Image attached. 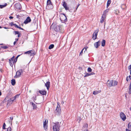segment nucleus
<instances>
[{
    "label": "nucleus",
    "mask_w": 131,
    "mask_h": 131,
    "mask_svg": "<svg viewBox=\"0 0 131 131\" xmlns=\"http://www.w3.org/2000/svg\"><path fill=\"white\" fill-rule=\"evenodd\" d=\"M92 69L90 67H89L88 69V71L89 72H92Z\"/></svg>",
    "instance_id": "obj_35"
},
{
    "label": "nucleus",
    "mask_w": 131,
    "mask_h": 131,
    "mask_svg": "<svg viewBox=\"0 0 131 131\" xmlns=\"http://www.w3.org/2000/svg\"><path fill=\"white\" fill-rule=\"evenodd\" d=\"M46 7H48L49 9H52L53 8V6L52 4L47 5Z\"/></svg>",
    "instance_id": "obj_20"
},
{
    "label": "nucleus",
    "mask_w": 131,
    "mask_h": 131,
    "mask_svg": "<svg viewBox=\"0 0 131 131\" xmlns=\"http://www.w3.org/2000/svg\"><path fill=\"white\" fill-rule=\"evenodd\" d=\"M128 128L131 129V124H130V123H129L128 124Z\"/></svg>",
    "instance_id": "obj_36"
},
{
    "label": "nucleus",
    "mask_w": 131,
    "mask_h": 131,
    "mask_svg": "<svg viewBox=\"0 0 131 131\" xmlns=\"http://www.w3.org/2000/svg\"><path fill=\"white\" fill-rule=\"evenodd\" d=\"M15 40H16L15 41H16L17 42V41L18 40V38H16L15 39Z\"/></svg>",
    "instance_id": "obj_55"
},
{
    "label": "nucleus",
    "mask_w": 131,
    "mask_h": 131,
    "mask_svg": "<svg viewBox=\"0 0 131 131\" xmlns=\"http://www.w3.org/2000/svg\"><path fill=\"white\" fill-rule=\"evenodd\" d=\"M0 45H3V43H2L1 44H0Z\"/></svg>",
    "instance_id": "obj_63"
},
{
    "label": "nucleus",
    "mask_w": 131,
    "mask_h": 131,
    "mask_svg": "<svg viewBox=\"0 0 131 131\" xmlns=\"http://www.w3.org/2000/svg\"><path fill=\"white\" fill-rule=\"evenodd\" d=\"M100 45L101 42L100 40H99L94 43V46L96 48H97Z\"/></svg>",
    "instance_id": "obj_11"
},
{
    "label": "nucleus",
    "mask_w": 131,
    "mask_h": 131,
    "mask_svg": "<svg viewBox=\"0 0 131 131\" xmlns=\"http://www.w3.org/2000/svg\"><path fill=\"white\" fill-rule=\"evenodd\" d=\"M6 5H0V7L2 8L5 7L6 6Z\"/></svg>",
    "instance_id": "obj_39"
},
{
    "label": "nucleus",
    "mask_w": 131,
    "mask_h": 131,
    "mask_svg": "<svg viewBox=\"0 0 131 131\" xmlns=\"http://www.w3.org/2000/svg\"><path fill=\"white\" fill-rule=\"evenodd\" d=\"M60 19L62 23H64L67 21V17L65 14L61 13L60 15Z\"/></svg>",
    "instance_id": "obj_1"
},
{
    "label": "nucleus",
    "mask_w": 131,
    "mask_h": 131,
    "mask_svg": "<svg viewBox=\"0 0 131 131\" xmlns=\"http://www.w3.org/2000/svg\"><path fill=\"white\" fill-rule=\"evenodd\" d=\"M13 32L14 33H15V35L18 34L19 33V32L16 31H14Z\"/></svg>",
    "instance_id": "obj_40"
},
{
    "label": "nucleus",
    "mask_w": 131,
    "mask_h": 131,
    "mask_svg": "<svg viewBox=\"0 0 131 131\" xmlns=\"http://www.w3.org/2000/svg\"><path fill=\"white\" fill-rule=\"evenodd\" d=\"M88 124L87 123H85L83 125V127L82 128V131H87L88 129Z\"/></svg>",
    "instance_id": "obj_6"
},
{
    "label": "nucleus",
    "mask_w": 131,
    "mask_h": 131,
    "mask_svg": "<svg viewBox=\"0 0 131 131\" xmlns=\"http://www.w3.org/2000/svg\"><path fill=\"white\" fill-rule=\"evenodd\" d=\"M54 46V45L53 44L50 45L49 46L48 48L49 49H51L53 48Z\"/></svg>",
    "instance_id": "obj_27"
},
{
    "label": "nucleus",
    "mask_w": 131,
    "mask_h": 131,
    "mask_svg": "<svg viewBox=\"0 0 131 131\" xmlns=\"http://www.w3.org/2000/svg\"><path fill=\"white\" fill-rule=\"evenodd\" d=\"M15 100V98L13 97L9 99L8 100V101L10 102H11Z\"/></svg>",
    "instance_id": "obj_26"
},
{
    "label": "nucleus",
    "mask_w": 131,
    "mask_h": 131,
    "mask_svg": "<svg viewBox=\"0 0 131 131\" xmlns=\"http://www.w3.org/2000/svg\"><path fill=\"white\" fill-rule=\"evenodd\" d=\"M60 125L59 123H54L53 127V129L54 131H58L60 130Z\"/></svg>",
    "instance_id": "obj_2"
},
{
    "label": "nucleus",
    "mask_w": 131,
    "mask_h": 131,
    "mask_svg": "<svg viewBox=\"0 0 131 131\" xmlns=\"http://www.w3.org/2000/svg\"><path fill=\"white\" fill-rule=\"evenodd\" d=\"M129 77V79L130 77H131V76L129 75L128 76Z\"/></svg>",
    "instance_id": "obj_58"
},
{
    "label": "nucleus",
    "mask_w": 131,
    "mask_h": 131,
    "mask_svg": "<svg viewBox=\"0 0 131 131\" xmlns=\"http://www.w3.org/2000/svg\"><path fill=\"white\" fill-rule=\"evenodd\" d=\"M88 48V47H84V48L80 52V54H81L82 53L83 51L84 50H84V52H85L87 48Z\"/></svg>",
    "instance_id": "obj_29"
},
{
    "label": "nucleus",
    "mask_w": 131,
    "mask_h": 131,
    "mask_svg": "<svg viewBox=\"0 0 131 131\" xmlns=\"http://www.w3.org/2000/svg\"><path fill=\"white\" fill-rule=\"evenodd\" d=\"M64 103V102L62 101V104H63Z\"/></svg>",
    "instance_id": "obj_61"
},
{
    "label": "nucleus",
    "mask_w": 131,
    "mask_h": 131,
    "mask_svg": "<svg viewBox=\"0 0 131 131\" xmlns=\"http://www.w3.org/2000/svg\"><path fill=\"white\" fill-rule=\"evenodd\" d=\"M18 28H19V29H21V30H24V29L23 28H21L20 27H19H19H18Z\"/></svg>",
    "instance_id": "obj_46"
},
{
    "label": "nucleus",
    "mask_w": 131,
    "mask_h": 131,
    "mask_svg": "<svg viewBox=\"0 0 131 131\" xmlns=\"http://www.w3.org/2000/svg\"><path fill=\"white\" fill-rule=\"evenodd\" d=\"M9 118H10V119L12 120L13 119V117H9Z\"/></svg>",
    "instance_id": "obj_52"
},
{
    "label": "nucleus",
    "mask_w": 131,
    "mask_h": 131,
    "mask_svg": "<svg viewBox=\"0 0 131 131\" xmlns=\"http://www.w3.org/2000/svg\"><path fill=\"white\" fill-rule=\"evenodd\" d=\"M51 4H52V3L51 1V0H48L47 2V5Z\"/></svg>",
    "instance_id": "obj_24"
},
{
    "label": "nucleus",
    "mask_w": 131,
    "mask_h": 131,
    "mask_svg": "<svg viewBox=\"0 0 131 131\" xmlns=\"http://www.w3.org/2000/svg\"><path fill=\"white\" fill-rule=\"evenodd\" d=\"M84 74H85V75L84 76V77H86L90 75V74L89 73H86V72H85V73H84Z\"/></svg>",
    "instance_id": "obj_30"
},
{
    "label": "nucleus",
    "mask_w": 131,
    "mask_h": 131,
    "mask_svg": "<svg viewBox=\"0 0 131 131\" xmlns=\"http://www.w3.org/2000/svg\"><path fill=\"white\" fill-rule=\"evenodd\" d=\"M31 21V19L30 17H28L24 21V23L25 24L30 23Z\"/></svg>",
    "instance_id": "obj_10"
},
{
    "label": "nucleus",
    "mask_w": 131,
    "mask_h": 131,
    "mask_svg": "<svg viewBox=\"0 0 131 131\" xmlns=\"http://www.w3.org/2000/svg\"><path fill=\"white\" fill-rule=\"evenodd\" d=\"M128 77L127 76V78H126V81H128V80H129V79H128Z\"/></svg>",
    "instance_id": "obj_54"
},
{
    "label": "nucleus",
    "mask_w": 131,
    "mask_h": 131,
    "mask_svg": "<svg viewBox=\"0 0 131 131\" xmlns=\"http://www.w3.org/2000/svg\"><path fill=\"white\" fill-rule=\"evenodd\" d=\"M39 92L42 95H46L47 93V92L45 90L41 91L39 90Z\"/></svg>",
    "instance_id": "obj_17"
},
{
    "label": "nucleus",
    "mask_w": 131,
    "mask_h": 131,
    "mask_svg": "<svg viewBox=\"0 0 131 131\" xmlns=\"http://www.w3.org/2000/svg\"><path fill=\"white\" fill-rule=\"evenodd\" d=\"M15 8L18 9H20L21 8V6L19 3H16L15 5Z\"/></svg>",
    "instance_id": "obj_14"
},
{
    "label": "nucleus",
    "mask_w": 131,
    "mask_h": 131,
    "mask_svg": "<svg viewBox=\"0 0 131 131\" xmlns=\"http://www.w3.org/2000/svg\"><path fill=\"white\" fill-rule=\"evenodd\" d=\"M20 55H18L15 58V59H17H17L18 57L20 56Z\"/></svg>",
    "instance_id": "obj_49"
},
{
    "label": "nucleus",
    "mask_w": 131,
    "mask_h": 131,
    "mask_svg": "<svg viewBox=\"0 0 131 131\" xmlns=\"http://www.w3.org/2000/svg\"><path fill=\"white\" fill-rule=\"evenodd\" d=\"M61 111V108L60 107L59 105L58 104L57 105L56 109L55 111V112H56L57 114H59Z\"/></svg>",
    "instance_id": "obj_9"
},
{
    "label": "nucleus",
    "mask_w": 131,
    "mask_h": 131,
    "mask_svg": "<svg viewBox=\"0 0 131 131\" xmlns=\"http://www.w3.org/2000/svg\"><path fill=\"white\" fill-rule=\"evenodd\" d=\"M30 50L28 51H27L25 52V54H30Z\"/></svg>",
    "instance_id": "obj_41"
},
{
    "label": "nucleus",
    "mask_w": 131,
    "mask_h": 131,
    "mask_svg": "<svg viewBox=\"0 0 131 131\" xmlns=\"http://www.w3.org/2000/svg\"><path fill=\"white\" fill-rule=\"evenodd\" d=\"M126 131H130V130L126 128Z\"/></svg>",
    "instance_id": "obj_53"
},
{
    "label": "nucleus",
    "mask_w": 131,
    "mask_h": 131,
    "mask_svg": "<svg viewBox=\"0 0 131 131\" xmlns=\"http://www.w3.org/2000/svg\"><path fill=\"white\" fill-rule=\"evenodd\" d=\"M99 31V29H97L93 33V38L94 40H95L96 39L97 34Z\"/></svg>",
    "instance_id": "obj_5"
},
{
    "label": "nucleus",
    "mask_w": 131,
    "mask_h": 131,
    "mask_svg": "<svg viewBox=\"0 0 131 131\" xmlns=\"http://www.w3.org/2000/svg\"><path fill=\"white\" fill-rule=\"evenodd\" d=\"M129 93L130 94L131 93V86L130 85V84L129 87Z\"/></svg>",
    "instance_id": "obj_34"
},
{
    "label": "nucleus",
    "mask_w": 131,
    "mask_h": 131,
    "mask_svg": "<svg viewBox=\"0 0 131 131\" xmlns=\"http://www.w3.org/2000/svg\"><path fill=\"white\" fill-rule=\"evenodd\" d=\"M19 95L17 94L14 97H14L15 98V99L16 98V97H17V96H19Z\"/></svg>",
    "instance_id": "obj_44"
},
{
    "label": "nucleus",
    "mask_w": 131,
    "mask_h": 131,
    "mask_svg": "<svg viewBox=\"0 0 131 131\" xmlns=\"http://www.w3.org/2000/svg\"><path fill=\"white\" fill-rule=\"evenodd\" d=\"M50 82L49 81L45 83V86L46 87L47 89L48 90L50 88Z\"/></svg>",
    "instance_id": "obj_16"
},
{
    "label": "nucleus",
    "mask_w": 131,
    "mask_h": 131,
    "mask_svg": "<svg viewBox=\"0 0 131 131\" xmlns=\"http://www.w3.org/2000/svg\"><path fill=\"white\" fill-rule=\"evenodd\" d=\"M112 81H113V80H111L110 81L108 80L106 84L108 86L110 87L112 86Z\"/></svg>",
    "instance_id": "obj_13"
},
{
    "label": "nucleus",
    "mask_w": 131,
    "mask_h": 131,
    "mask_svg": "<svg viewBox=\"0 0 131 131\" xmlns=\"http://www.w3.org/2000/svg\"><path fill=\"white\" fill-rule=\"evenodd\" d=\"M89 74H90V75H94V74H95V73H94V72H92V73H89Z\"/></svg>",
    "instance_id": "obj_45"
},
{
    "label": "nucleus",
    "mask_w": 131,
    "mask_h": 131,
    "mask_svg": "<svg viewBox=\"0 0 131 131\" xmlns=\"http://www.w3.org/2000/svg\"><path fill=\"white\" fill-rule=\"evenodd\" d=\"M106 18V15L105 14H103L102 16V17L100 20V23H103L105 19Z\"/></svg>",
    "instance_id": "obj_12"
},
{
    "label": "nucleus",
    "mask_w": 131,
    "mask_h": 131,
    "mask_svg": "<svg viewBox=\"0 0 131 131\" xmlns=\"http://www.w3.org/2000/svg\"><path fill=\"white\" fill-rule=\"evenodd\" d=\"M16 41H15L14 42V45H15V44L16 43Z\"/></svg>",
    "instance_id": "obj_56"
},
{
    "label": "nucleus",
    "mask_w": 131,
    "mask_h": 131,
    "mask_svg": "<svg viewBox=\"0 0 131 131\" xmlns=\"http://www.w3.org/2000/svg\"><path fill=\"white\" fill-rule=\"evenodd\" d=\"M61 26L59 25L57 26L54 28V30L56 32H61Z\"/></svg>",
    "instance_id": "obj_8"
},
{
    "label": "nucleus",
    "mask_w": 131,
    "mask_h": 131,
    "mask_svg": "<svg viewBox=\"0 0 131 131\" xmlns=\"http://www.w3.org/2000/svg\"><path fill=\"white\" fill-rule=\"evenodd\" d=\"M43 128L45 130H47V129L48 126L47 125H43Z\"/></svg>",
    "instance_id": "obj_31"
},
{
    "label": "nucleus",
    "mask_w": 131,
    "mask_h": 131,
    "mask_svg": "<svg viewBox=\"0 0 131 131\" xmlns=\"http://www.w3.org/2000/svg\"><path fill=\"white\" fill-rule=\"evenodd\" d=\"M109 9H106L104 11L103 14H105L106 15V14L109 11Z\"/></svg>",
    "instance_id": "obj_32"
},
{
    "label": "nucleus",
    "mask_w": 131,
    "mask_h": 131,
    "mask_svg": "<svg viewBox=\"0 0 131 131\" xmlns=\"http://www.w3.org/2000/svg\"><path fill=\"white\" fill-rule=\"evenodd\" d=\"M23 73V71L22 69L19 70L16 72V75L14 76V78H18L20 77Z\"/></svg>",
    "instance_id": "obj_4"
},
{
    "label": "nucleus",
    "mask_w": 131,
    "mask_h": 131,
    "mask_svg": "<svg viewBox=\"0 0 131 131\" xmlns=\"http://www.w3.org/2000/svg\"><path fill=\"white\" fill-rule=\"evenodd\" d=\"M2 93L0 91V96L1 95Z\"/></svg>",
    "instance_id": "obj_60"
},
{
    "label": "nucleus",
    "mask_w": 131,
    "mask_h": 131,
    "mask_svg": "<svg viewBox=\"0 0 131 131\" xmlns=\"http://www.w3.org/2000/svg\"><path fill=\"white\" fill-rule=\"evenodd\" d=\"M2 28V27L1 26H0V28Z\"/></svg>",
    "instance_id": "obj_64"
},
{
    "label": "nucleus",
    "mask_w": 131,
    "mask_h": 131,
    "mask_svg": "<svg viewBox=\"0 0 131 131\" xmlns=\"http://www.w3.org/2000/svg\"><path fill=\"white\" fill-rule=\"evenodd\" d=\"M105 40L104 39H103L101 42V46L102 47L104 46L105 43Z\"/></svg>",
    "instance_id": "obj_22"
},
{
    "label": "nucleus",
    "mask_w": 131,
    "mask_h": 131,
    "mask_svg": "<svg viewBox=\"0 0 131 131\" xmlns=\"http://www.w3.org/2000/svg\"><path fill=\"white\" fill-rule=\"evenodd\" d=\"M120 117L121 119L124 121L126 119L125 115L123 113L121 112L120 113Z\"/></svg>",
    "instance_id": "obj_7"
},
{
    "label": "nucleus",
    "mask_w": 131,
    "mask_h": 131,
    "mask_svg": "<svg viewBox=\"0 0 131 131\" xmlns=\"http://www.w3.org/2000/svg\"><path fill=\"white\" fill-rule=\"evenodd\" d=\"M6 126V125L5 123H4L3 124V129H6L5 128V127Z\"/></svg>",
    "instance_id": "obj_38"
},
{
    "label": "nucleus",
    "mask_w": 131,
    "mask_h": 131,
    "mask_svg": "<svg viewBox=\"0 0 131 131\" xmlns=\"http://www.w3.org/2000/svg\"><path fill=\"white\" fill-rule=\"evenodd\" d=\"M15 80L14 79H12L11 81V83L13 85H14L15 84Z\"/></svg>",
    "instance_id": "obj_23"
},
{
    "label": "nucleus",
    "mask_w": 131,
    "mask_h": 131,
    "mask_svg": "<svg viewBox=\"0 0 131 131\" xmlns=\"http://www.w3.org/2000/svg\"><path fill=\"white\" fill-rule=\"evenodd\" d=\"M32 105L33 106V109H36L37 108V105L36 104H35L34 103H33V102L32 103Z\"/></svg>",
    "instance_id": "obj_28"
},
{
    "label": "nucleus",
    "mask_w": 131,
    "mask_h": 131,
    "mask_svg": "<svg viewBox=\"0 0 131 131\" xmlns=\"http://www.w3.org/2000/svg\"><path fill=\"white\" fill-rule=\"evenodd\" d=\"M15 27H16L17 28H18V27H19V26L17 25H16L15 24L14 25V26Z\"/></svg>",
    "instance_id": "obj_42"
},
{
    "label": "nucleus",
    "mask_w": 131,
    "mask_h": 131,
    "mask_svg": "<svg viewBox=\"0 0 131 131\" xmlns=\"http://www.w3.org/2000/svg\"><path fill=\"white\" fill-rule=\"evenodd\" d=\"M3 28H4V29H9V28H7V27H3Z\"/></svg>",
    "instance_id": "obj_51"
},
{
    "label": "nucleus",
    "mask_w": 131,
    "mask_h": 131,
    "mask_svg": "<svg viewBox=\"0 0 131 131\" xmlns=\"http://www.w3.org/2000/svg\"><path fill=\"white\" fill-rule=\"evenodd\" d=\"M1 47L2 48L4 49H6L7 48H8V47L6 46H2Z\"/></svg>",
    "instance_id": "obj_33"
},
{
    "label": "nucleus",
    "mask_w": 131,
    "mask_h": 131,
    "mask_svg": "<svg viewBox=\"0 0 131 131\" xmlns=\"http://www.w3.org/2000/svg\"><path fill=\"white\" fill-rule=\"evenodd\" d=\"M30 56H33L35 54V51L34 50H30Z\"/></svg>",
    "instance_id": "obj_18"
},
{
    "label": "nucleus",
    "mask_w": 131,
    "mask_h": 131,
    "mask_svg": "<svg viewBox=\"0 0 131 131\" xmlns=\"http://www.w3.org/2000/svg\"><path fill=\"white\" fill-rule=\"evenodd\" d=\"M15 24L13 22H11L10 23H9V25H10L11 26H14Z\"/></svg>",
    "instance_id": "obj_37"
},
{
    "label": "nucleus",
    "mask_w": 131,
    "mask_h": 131,
    "mask_svg": "<svg viewBox=\"0 0 131 131\" xmlns=\"http://www.w3.org/2000/svg\"><path fill=\"white\" fill-rule=\"evenodd\" d=\"M128 69H131V64L128 67Z\"/></svg>",
    "instance_id": "obj_47"
},
{
    "label": "nucleus",
    "mask_w": 131,
    "mask_h": 131,
    "mask_svg": "<svg viewBox=\"0 0 131 131\" xmlns=\"http://www.w3.org/2000/svg\"><path fill=\"white\" fill-rule=\"evenodd\" d=\"M101 92V90L94 91L93 92V94L95 95H96L98 93H100Z\"/></svg>",
    "instance_id": "obj_21"
},
{
    "label": "nucleus",
    "mask_w": 131,
    "mask_h": 131,
    "mask_svg": "<svg viewBox=\"0 0 131 131\" xmlns=\"http://www.w3.org/2000/svg\"><path fill=\"white\" fill-rule=\"evenodd\" d=\"M111 3V0H108L107 4V7H108L109 6L110 4Z\"/></svg>",
    "instance_id": "obj_25"
},
{
    "label": "nucleus",
    "mask_w": 131,
    "mask_h": 131,
    "mask_svg": "<svg viewBox=\"0 0 131 131\" xmlns=\"http://www.w3.org/2000/svg\"><path fill=\"white\" fill-rule=\"evenodd\" d=\"M112 86H115L117 85L118 82L116 81L113 80V81H112Z\"/></svg>",
    "instance_id": "obj_19"
},
{
    "label": "nucleus",
    "mask_w": 131,
    "mask_h": 131,
    "mask_svg": "<svg viewBox=\"0 0 131 131\" xmlns=\"http://www.w3.org/2000/svg\"><path fill=\"white\" fill-rule=\"evenodd\" d=\"M9 63L10 65L13 67L14 64L17 61V59H15V56H13L9 60Z\"/></svg>",
    "instance_id": "obj_3"
},
{
    "label": "nucleus",
    "mask_w": 131,
    "mask_h": 131,
    "mask_svg": "<svg viewBox=\"0 0 131 131\" xmlns=\"http://www.w3.org/2000/svg\"><path fill=\"white\" fill-rule=\"evenodd\" d=\"M80 5V4H79L78 5H77V7L76 8V10L75 11H76L77 9L78 8V7L79 6V5Z\"/></svg>",
    "instance_id": "obj_50"
},
{
    "label": "nucleus",
    "mask_w": 131,
    "mask_h": 131,
    "mask_svg": "<svg viewBox=\"0 0 131 131\" xmlns=\"http://www.w3.org/2000/svg\"><path fill=\"white\" fill-rule=\"evenodd\" d=\"M18 37H20V35L19 34H19H18Z\"/></svg>",
    "instance_id": "obj_57"
},
{
    "label": "nucleus",
    "mask_w": 131,
    "mask_h": 131,
    "mask_svg": "<svg viewBox=\"0 0 131 131\" xmlns=\"http://www.w3.org/2000/svg\"><path fill=\"white\" fill-rule=\"evenodd\" d=\"M64 8L66 10H69V8L67 7V4L65 2H63V4H62Z\"/></svg>",
    "instance_id": "obj_15"
},
{
    "label": "nucleus",
    "mask_w": 131,
    "mask_h": 131,
    "mask_svg": "<svg viewBox=\"0 0 131 131\" xmlns=\"http://www.w3.org/2000/svg\"><path fill=\"white\" fill-rule=\"evenodd\" d=\"M130 74L131 75V69L130 71Z\"/></svg>",
    "instance_id": "obj_62"
},
{
    "label": "nucleus",
    "mask_w": 131,
    "mask_h": 131,
    "mask_svg": "<svg viewBox=\"0 0 131 131\" xmlns=\"http://www.w3.org/2000/svg\"><path fill=\"white\" fill-rule=\"evenodd\" d=\"M47 123L46 122V121L44 122L43 123V125H47Z\"/></svg>",
    "instance_id": "obj_43"
},
{
    "label": "nucleus",
    "mask_w": 131,
    "mask_h": 131,
    "mask_svg": "<svg viewBox=\"0 0 131 131\" xmlns=\"http://www.w3.org/2000/svg\"><path fill=\"white\" fill-rule=\"evenodd\" d=\"M9 122L10 123H11L12 124V121H9Z\"/></svg>",
    "instance_id": "obj_59"
},
{
    "label": "nucleus",
    "mask_w": 131,
    "mask_h": 131,
    "mask_svg": "<svg viewBox=\"0 0 131 131\" xmlns=\"http://www.w3.org/2000/svg\"><path fill=\"white\" fill-rule=\"evenodd\" d=\"M9 18L10 19H12L13 18V17H12V16H10L9 17Z\"/></svg>",
    "instance_id": "obj_48"
}]
</instances>
